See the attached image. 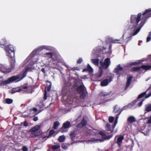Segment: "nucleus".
Segmentation results:
<instances>
[{
	"label": "nucleus",
	"instance_id": "obj_1",
	"mask_svg": "<svg viewBox=\"0 0 151 151\" xmlns=\"http://www.w3.org/2000/svg\"><path fill=\"white\" fill-rule=\"evenodd\" d=\"M142 17L140 23L138 24L140 21L142 14L139 13L137 15H132L130 17V22L132 27V28L136 29L132 34L134 36L137 35L139 31L141 28L145 23L146 20L149 17H151V9L150 8L145 10L142 14Z\"/></svg>",
	"mask_w": 151,
	"mask_h": 151
},
{
	"label": "nucleus",
	"instance_id": "obj_2",
	"mask_svg": "<svg viewBox=\"0 0 151 151\" xmlns=\"http://www.w3.org/2000/svg\"><path fill=\"white\" fill-rule=\"evenodd\" d=\"M34 88V86L28 87L26 84H24L21 86L13 88L11 90V93H14L22 91L23 93H32L33 92Z\"/></svg>",
	"mask_w": 151,
	"mask_h": 151
},
{
	"label": "nucleus",
	"instance_id": "obj_3",
	"mask_svg": "<svg viewBox=\"0 0 151 151\" xmlns=\"http://www.w3.org/2000/svg\"><path fill=\"white\" fill-rule=\"evenodd\" d=\"M6 55L9 58L13 57L15 56V50L12 45H9L6 46L4 48Z\"/></svg>",
	"mask_w": 151,
	"mask_h": 151
},
{
	"label": "nucleus",
	"instance_id": "obj_4",
	"mask_svg": "<svg viewBox=\"0 0 151 151\" xmlns=\"http://www.w3.org/2000/svg\"><path fill=\"white\" fill-rule=\"evenodd\" d=\"M79 94H87V92L86 89L83 84L80 85L78 86L76 89Z\"/></svg>",
	"mask_w": 151,
	"mask_h": 151
},
{
	"label": "nucleus",
	"instance_id": "obj_5",
	"mask_svg": "<svg viewBox=\"0 0 151 151\" xmlns=\"http://www.w3.org/2000/svg\"><path fill=\"white\" fill-rule=\"evenodd\" d=\"M151 95H139L137 99L135 100H137V102L138 101H140V102L137 104V106L139 107H141L142 104L143 102L145 100L150 97Z\"/></svg>",
	"mask_w": 151,
	"mask_h": 151
},
{
	"label": "nucleus",
	"instance_id": "obj_6",
	"mask_svg": "<svg viewBox=\"0 0 151 151\" xmlns=\"http://www.w3.org/2000/svg\"><path fill=\"white\" fill-rule=\"evenodd\" d=\"M100 64L103 69H107L110 64V58H106L104 62H102L101 60L100 61Z\"/></svg>",
	"mask_w": 151,
	"mask_h": 151
},
{
	"label": "nucleus",
	"instance_id": "obj_7",
	"mask_svg": "<svg viewBox=\"0 0 151 151\" xmlns=\"http://www.w3.org/2000/svg\"><path fill=\"white\" fill-rule=\"evenodd\" d=\"M19 79V76H14L9 77L8 79L9 83L13 82H17L20 81Z\"/></svg>",
	"mask_w": 151,
	"mask_h": 151
},
{
	"label": "nucleus",
	"instance_id": "obj_8",
	"mask_svg": "<svg viewBox=\"0 0 151 151\" xmlns=\"http://www.w3.org/2000/svg\"><path fill=\"white\" fill-rule=\"evenodd\" d=\"M124 138L123 135L118 136L116 137V138H117V141L116 143L117 144L119 147L121 146L122 140L124 139Z\"/></svg>",
	"mask_w": 151,
	"mask_h": 151
},
{
	"label": "nucleus",
	"instance_id": "obj_9",
	"mask_svg": "<svg viewBox=\"0 0 151 151\" xmlns=\"http://www.w3.org/2000/svg\"><path fill=\"white\" fill-rule=\"evenodd\" d=\"M68 95H63L62 99V101H64L67 102L68 104H72L73 101L70 100L69 98L70 97V96Z\"/></svg>",
	"mask_w": 151,
	"mask_h": 151
},
{
	"label": "nucleus",
	"instance_id": "obj_10",
	"mask_svg": "<svg viewBox=\"0 0 151 151\" xmlns=\"http://www.w3.org/2000/svg\"><path fill=\"white\" fill-rule=\"evenodd\" d=\"M137 102V100H134L131 103L127 105L124 106L122 108V110H126L127 109H130L132 107L134 106L136 103Z\"/></svg>",
	"mask_w": 151,
	"mask_h": 151
},
{
	"label": "nucleus",
	"instance_id": "obj_11",
	"mask_svg": "<svg viewBox=\"0 0 151 151\" xmlns=\"http://www.w3.org/2000/svg\"><path fill=\"white\" fill-rule=\"evenodd\" d=\"M70 122L68 121H67L65 122L63 124L62 127L60 129V131L62 132H63L64 131L63 129H66L69 128L70 127Z\"/></svg>",
	"mask_w": 151,
	"mask_h": 151
},
{
	"label": "nucleus",
	"instance_id": "obj_12",
	"mask_svg": "<svg viewBox=\"0 0 151 151\" xmlns=\"http://www.w3.org/2000/svg\"><path fill=\"white\" fill-rule=\"evenodd\" d=\"M0 71L3 73H7L10 72V69L6 68L4 65L0 64Z\"/></svg>",
	"mask_w": 151,
	"mask_h": 151
},
{
	"label": "nucleus",
	"instance_id": "obj_13",
	"mask_svg": "<svg viewBox=\"0 0 151 151\" xmlns=\"http://www.w3.org/2000/svg\"><path fill=\"white\" fill-rule=\"evenodd\" d=\"M123 110L120 109V107L118 106L117 105H116L114 108L113 112L114 113H117L116 115H119Z\"/></svg>",
	"mask_w": 151,
	"mask_h": 151
},
{
	"label": "nucleus",
	"instance_id": "obj_14",
	"mask_svg": "<svg viewBox=\"0 0 151 151\" xmlns=\"http://www.w3.org/2000/svg\"><path fill=\"white\" fill-rule=\"evenodd\" d=\"M13 58V57L10 58L11 59V60L9 61L10 66L9 68H8V69H10V72L12 69H13L14 68L15 66V59Z\"/></svg>",
	"mask_w": 151,
	"mask_h": 151
},
{
	"label": "nucleus",
	"instance_id": "obj_15",
	"mask_svg": "<svg viewBox=\"0 0 151 151\" xmlns=\"http://www.w3.org/2000/svg\"><path fill=\"white\" fill-rule=\"evenodd\" d=\"M99 134L101 136L102 138L104 139H109L113 136L112 135L107 136L106 135V134L103 131L100 132Z\"/></svg>",
	"mask_w": 151,
	"mask_h": 151
},
{
	"label": "nucleus",
	"instance_id": "obj_16",
	"mask_svg": "<svg viewBox=\"0 0 151 151\" xmlns=\"http://www.w3.org/2000/svg\"><path fill=\"white\" fill-rule=\"evenodd\" d=\"M87 123V121L85 120L84 118L81 122L76 125L77 128H81L86 126Z\"/></svg>",
	"mask_w": 151,
	"mask_h": 151
},
{
	"label": "nucleus",
	"instance_id": "obj_17",
	"mask_svg": "<svg viewBox=\"0 0 151 151\" xmlns=\"http://www.w3.org/2000/svg\"><path fill=\"white\" fill-rule=\"evenodd\" d=\"M135 118L133 116L129 117L127 119V122L128 124H132L136 122Z\"/></svg>",
	"mask_w": 151,
	"mask_h": 151
},
{
	"label": "nucleus",
	"instance_id": "obj_18",
	"mask_svg": "<svg viewBox=\"0 0 151 151\" xmlns=\"http://www.w3.org/2000/svg\"><path fill=\"white\" fill-rule=\"evenodd\" d=\"M40 125H36L35 127L31 129L30 130V131L32 132V134H34L36 133L37 131L38 130L40 129Z\"/></svg>",
	"mask_w": 151,
	"mask_h": 151
},
{
	"label": "nucleus",
	"instance_id": "obj_19",
	"mask_svg": "<svg viewBox=\"0 0 151 151\" xmlns=\"http://www.w3.org/2000/svg\"><path fill=\"white\" fill-rule=\"evenodd\" d=\"M123 68L121 66L120 64L118 65L117 67L114 69V72L116 73L117 74H119V72L123 70Z\"/></svg>",
	"mask_w": 151,
	"mask_h": 151
},
{
	"label": "nucleus",
	"instance_id": "obj_20",
	"mask_svg": "<svg viewBox=\"0 0 151 151\" xmlns=\"http://www.w3.org/2000/svg\"><path fill=\"white\" fill-rule=\"evenodd\" d=\"M103 73V70L100 68L98 73L95 75V77L96 79H98L101 78L102 76Z\"/></svg>",
	"mask_w": 151,
	"mask_h": 151
},
{
	"label": "nucleus",
	"instance_id": "obj_21",
	"mask_svg": "<svg viewBox=\"0 0 151 151\" xmlns=\"http://www.w3.org/2000/svg\"><path fill=\"white\" fill-rule=\"evenodd\" d=\"M88 141V142H91L95 143L101 142L103 141V140L101 139H97L95 138H91L89 139Z\"/></svg>",
	"mask_w": 151,
	"mask_h": 151
},
{
	"label": "nucleus",
	"instance_id": "obj_22",
	"mask_svg": "<svg viewBox=\"0 0 151 151\" xmlns=\"http://www.w3.org/2000/svg\"><path fill=\"white\" fill-rule=\"evenodd\" d=\"M145 113L151 111V104H148L145 105Z\"/></svg>",
	"mask_w": 151,
	"mask_h": 151
},
{
	"label": "nucleus",
	"instance_id": "obj_23",
	"mask_svg": "<svg viewBox=\"0 0 151 151\" xmlns=\"http://www.w3.org/2000/svg\"><path fill=\"white\" fill-rule=\"evenodd\" d=\"M29 69L30 68L29 67H27L26 68L25 70L22 73V76L21 78L19 77V80H21L23 78L26 76L27 72L29 70Z\"/></svg>",
	"mask_w": 151,
	"mask_h": 151
},
{
	"label": "nucleus",
	"instance_id": "obj_24",
	"mask_svg": "<svg viewBox=\"0 0 151 151\" xmlns=\"http://www.w3.org/2000/svg\"><path fill=\"white\" fill-rule=\"evenodd\" d=\"M109 83L108 80L107 79H105L101 82L100 85L102 86H106L108 85Z\"/></svg>",
	"mask_w": 151,
	"mask_h": 151
},
{
	"label": "nucleus",
	"instance_id": "obj_25",
	"mask_svg": "<svg viewBox=\"0 0 151 151\" xmlns=\"http://www.w3.org/2000/svg\"><path fill=\"white\" fill-rule=\"evenodd\" d=\"M91 62L95 65L98 66L99 64V60L98 58L92 59H91Z\"/></svg>",
	"mask_w": 151,
	"mask_h": 151
},
{
	"label": "nucleus",
	"instance_id": "obj_26",
	"mask_svg": "<svg viewBox=\"0 0 151 151\" xmlns=\"http://www.w3.org/2000/svg\"><path fill=\"white\" fill-rule=\"evenodd\" d=\"M53 151H58V150L60 148V146L59 144L53 145L52 146ZM48 151H49L48 150Z\"/></svg>",
	"mask_w": 151,
	"mask_h": 151
},
{
	"label": "nucleus",
	"instance_id": "obj_27",
	"mask_svg": "<svg viewBox=\"0 0 151 151\" xmlns=\"http://www.w3.org/2000/svg\"><path fill=\"white\" fill-rule=\"evenodd\" d=\"M111 42L113 43H118L119 44H123L124 43L123 40H122L120 39L119 40H112Z\"/></svg>",
	"mask_w": 151,
	"mask_h": 151
},
{
	"label": "nucleus",
	"instance_id": "obj_28",
	"mask_svg": "<svg viewBox=\"0 0 151 151\" xmlns=\"http://www.w3.org/2000/svg\"><path fill=\"white\" fill-rule=\"evenodd\" d=\"M76 134L75 132L73 131L71 132L70 134V138L72 141H74L76 137Z\"/></svg>",
	"mask_w": 151,
	"mask_h": 151
},
{
	"label": "nucleus",
	"instance_id": "obj_29",
	"mask_svg": "<svg viewBox=\"0 0 151 151\" xmlns=\"http://www.w3.org/2000/svg\"><path fill=\"white\" fill-rule=\"evenodd\" d=\"M60 124L59 122L58 121H56L54 122L53 126V128L54 129H57L58 127L59 126Z\"/></svg>",
	"mask_w": 151,
	"mask_h": 151
},
{
	"label": "nucleus",
	"instance_id": "obj_30",
	"mask_svg": "<svg viewBox=\"0 0 151 151\" xmlns=\"http://www.w3.org/2000/svg\"><path fill=\"white\" fill-rule=\"evenodd\" d=\"M65 138L64 135L61 136L59 137L58 140L60 142H63L65 141Z\"/></svg>",
	"mask_w": 151,
	"mask_h": 151
},
{
	"label": "nucleus",
	"instance_id": "obj_31",
	"mask_svg": "<svg viewBox=\"0 0 151 151\" xmlns=\"http://www.w3.org/2000/svg\"><path fill=\"white\" fill-rule=\"evenodd\" d=\"M87 69L88 70V72L89 73H92L93 71V69L91 67L89 64H88L87 65Z\"/></svg>",
	"mask_w": 151,
	"mask_h": 151
},
{
	"label": "nucleus",
	"instance_id": "obj_32",
	"mask_svg": "<svg viewBox=\"0 0 151 151\" xmlns=\"http://www.w3.org/2000/svg\"><path fill=\"white\" fill-rule=\"evenodd\" d=\"M139 62H132V63L129 64L127 66L129 67H130L132 66V65H138L139 64Z\"/></svg>",
	"mask_w": 151,
	"mask_h": 151
},
{
	"label": "nucleus",
	"instance_id": "obj_33",
	"mask_svg": "<svg viewBox=\"0 0 151 151\" xmlns=\"http://www.w3.org/2000/svg\"><path fill=\"white\" fill-rule=\"evenodd\" d=\"M9 83L8 81V80L7 79V80H6V81H1L0 83V85L1 86H3L5 85H6L7 84H8Z\"/></svg>",
	"mask_w": 151,
	"mask_h": 151
},
{
	"label": "nucleus",
	"instance_id": "obj_34",
	"mask_svg": "<svg viewBox=\"0 0 151 151\" xmlns=\"http://www.w3.org/2000/svg\"><path fill=\"white\" fill-rule=\"evenodd\" d=\"M5 103L10 104L12 103L13 102V100L10 99H6L5 100Z\"/></svg>",
	"mask_w": 151,
	"mask_h": 151
},
{
	"label": "nucleus",
	"instance_id": "obj_35",
	"mask_svg": "<svg viewBox=\"0 0 151 151\" xmlns=\"http://www.w3.org/2000/svg\"><path fill=\"white\" fill-rule=\"evenodd\" d=\"M110 128H111L110 124H106V130L108 131L112 132L111 129Z\"/></svg>",
	"mask_w": 151,
	"mask_h": 151
},
{
	"label": "nucleus",
	"instance_id": "obj_36",
	"mask_svg": "<svg viewBox=\"0 0 151 151\" xmlns=\"http://www.w3.org/2000/svg\"><path fill=\"white\" fill-rule=\"evenodd\" d=\"M151 32L149 33V34L148 35V36L147 38V42L150 41L151 40Z\"/></svg>",
	"mask_w": 151,
	"mask_h": 151
},
{
	"label": "nucleus",
	"instance_id": "obj_37",
	"mask_svg": "<svg viewBox=\"0 0 151 151\" xmlns=\"http://www.w3.org/2000/svg\"><path fill=\"white\" fill-rule=\"evenodd\" d=\"M38 106L41 109L42 108L45 107V105L43 104L42 101H40L39 104L37 103Z\"/></svg>",
	"mask_w": 151,
	"mask_h": 151
},
{
	"label": "nucleus",
	"instance_id": "obj_38",
	"mask_svg": "<svg viewBox=\"0 0 151 151\" xmlns=\"http://www.w3.org/2000/svg\"><path fill=\"white\" fill-rule=\"evenodd\" d=\"M119 115H116V119L115 120V121L114 122V125L113 127V128H114L115 127L116 125V124L117 123V120H118V118H119Z\"/></svg>",
	"mask_w": 151,
	"mask_h": 151
},
{
	"label": "nucleus",
	"instance_id": "obj_39",
	"mask_svg": "<svg viewBox=\"0 0 151 151\" xmlns=\"http://www.w3.org/2000/svg\"><path fill=\"white\" fill-rule=\"evenodd\" d=\"M47 82H48L49 83V84L47 86V91H50L51 87V83L50 82L48 81H47Z\"/></svg>",
	"mask_w": 151,
	"mask_h": 151
},
{
	"label": "nucleus",
	"instance_id": "obj_40",
	"mask_svg": "<svg viewBox=\"0 0 151 151\" xmlns=\"http://www.w3.org/2000/svg\"><path fill=\"white\" fill-rule=\"evenodd\" d=\"M130 83L131 82L128 81H127L126 86L125 88V89H127L128 88L130 84Z\"/></svg>",
	"mask_w": 151,
	"mask_h": 151
},
{
	"label": "nucleus",
	"instance_id": "obj_41",
	"mask_svg": "<svg viewBox=\"0 0 151 151\" xmlns=\"http://www.w3.org/2000/svg\"><path fill=\"white\" fill-rule=\"evenodd\" d=\"M114 118L113 117L110 116L109 117V120L110 123H112L114 120Z\"/></svg>",
	"mask_w": 151,
	"mask_h": 151
},
{
	"label": "nucleus",
	"instance_id": "obj_42",
	"mask_svg": "<svg viewBox=\"0 0 151 151\" xmlns=\"http://www.w3.org/2000/svg\"><path fill=\"white\" fill-rule=\"evenodd\" d=\"M114 76H112L111 75H110V76H109V78L108 79H107L108 80V81H109V82H111L112 79L113 78Z\"/></svg>",
	"mask_w": 151,
	"mask_h": 151
},
{
	"label": "nucleus",
	"instance_id": "obj_43",
	"mask_svg": "<svg viewBox=\"0 0 151 151\" xmlns=\"http://www.w3.org/2000/svg\"><path fill=\"white\" fill-rule=\"evenodd\" d=\"M147 123L150 124L151 123V116H149L147 118Z\"/></svg>",
	"mask_w": 151,
	"mask_h": 151
},
{
	"label": "nucleus",
	"instance_id": "obj_44",
	"mask_svg": "<svg viewBox=\"0 0 151 151\" xmlns=\"http://www.w3.org/2000/svg\"><path fill=\"white\" fill-rule=\"evenodd\" d=\"M150 87L145 92L141 93L140 94H146V93L148 92V93L149 92H150Z\"/></svg>",
	"mask_w": 151,
	"mask_h": 151
},
{
	"label": "nucleus",
	"instance_id": "obj_45",
	"mask_svg": "<svg viewBox=\"0 0 151 151\" xmlns=\"http://www.w3.org/2000/svg\"><path fill=\"white\" fill-rule=\"evenodd\" d=\"M83 61L82 59L80 58H78L77 61V64L81 63Z\"/></svg>",
	"mask_w": 151,
	"mask_h": 151
},
{
	"label": "nucleus",
	"instance_id": "obj_46",
	"mask_svg": "<svg viewBox=\"0 0 151 151\" xmlns=\"http://www.w3.org/2000/svg\"><path fill=\"white\" fill-rule=\"evenodd\" d=\"M45 55H50V57H51L53 55L52 52H47L44 54Z\"/></svg>",
	"mask_w": 151,
	"mask_h": 151
},
{
	"label": "nucleus",
	"instance_id": "obj_47",
	"mask_svg": "<svg viewBox=\"0 0 151 151\" xmlns=\"http://www.w3.org/2000/svg\"><path fill=\"white\" fill-rule=\"evenodd\" d=\"M55 132V131L53 129H51L50 131L49 134V136H51Z\"/></svg>",
	"mask_w": 151,
	"mask_h": 151
},
{
	"label": "nucleus",
	"instance_id": "obj_48",
	"mask_svg": "<svg viewBox=\"0 0 151 151\" xmlns=\"http://www.w3.org/2000/svg\"><path fill=\"white\" fill-rule=\"evenodd\" d=\"M66 88V87H64L62 89V92H63V93L68 94L67 91H65Z\"/></svg>",
	"mask_w": 151,
	"mask_h": 151
},
{
	"label": "nucleus",
	"instance_id": "obj_49",
	"mask_svg": "<svg viewBox=\"0 0 151 151\" xmlns=\"http://www.w3.org/2000/svg\"><path fill=\"white\" fill-rule=\"evenodd\" d=\"M133 78V76H129L127 78V81H129L130 82H131V80L132 78Z\"/></svg>",
	"mask_w": 151,
	"mask_h": 151
},
{
	"label": "nucleus",
	"instance_id": "obj_50",
	"mask_svg": "<svg viewBox=\"0 0 151 151\" xmlns=\"http://www.w3.org/2000/svg\"><path fill=\"white\" fill-rule=\"evenodd\" d=\"M70 70H72L73 71H75V70H77L78 69L76 67H73V68H70V69H69Z\"/></svg>",
	"mask_w": 151,
	"mask_h": 151
},
{
	"label": "nucleus",
	"instance_id": "obj_51",
	"mask_svg": "<svg viewBox=\"0 0 151 151\" xmlns=\"http://www.w3.org/2000/svg\"><path fill=\"white\" fill-rule=\"evenodd\" d=\"M23 151H28V149L26 146H24L22 148Z\"/></svg>",
	"mask_w": 151,
	"mask_h": 151
},
{
	"label": "nucleus",
	"instance_id": "obj_52",
	"mask_svg": "<svg viewBox=\"0 0 151 151\" xmlns=\"http://www.w3.org/2000/svg\"><path fill=\"white\" fill-rule=\"evenodd\" d=\"M24 126L25 127H27L28 125V124L26 121H25L23 122Z\"/></svg>",
	"mask_w": 151,
	"mask_h": 151
},
{
	"label": "nucleus",
	"instance_id": "obj_53",
	"mask_svg": "<svg viewBox=\"0 0 151 151\" xmlns=\"http://www.w3.org/2000/svg\"><path fill=\"white\" fill-rule=\"evenodd\" d=\"M38 119L37 116H35L33 119V120L34 121H36L38 120Z\"/></svg>",
	"mask_w": 151,
	"mask_h": 151
},
{
	"label": "nucleus",
	"instance_id": "obj_54",
	"mask_svg": "<svg viewBox=\"0 0 151 151\" xmlns=\"http://www.w3.org/2000/svg\"><path fill=\"white\" fill-rule=\"evenodd\" d=\"M32 110L34 112H36L37 111V109L36 108H33L32 109Z\"/></svg>",
	"mask_w": 151,
	"mask_h": 151
},
{
	"label": "nucleus",
	"instance_id": "obj_55",
	"mask_svg": "<svg viewBox=\"0 0 151 151\" xmlns=\"http://www.w3.org/2000/svg\"><path fill=\"white\" fill-rule=\"evenodd\" d=\"M87 71H88V70L87 68H85V69H83L82 70V72H86Z\"/></svg>",
	"mask_w": 151,
	"mask_h": 151
},
{
	"label": "nucleus",
	"instance_id": "obj_56",
	"mask_svg": "<svg viewBox=\"0 0 151 151\" xmlns=\"http://www.w3.org/2000/svg\"><path fill=\"white\" fill-rule=\"evenodd\" d=\"M149 131H148L146 133H144V132H143V133H144V134L145 135H147V136L148 135H149Z\"/></svg>",
	"mask_w": 151,
	"mask_h": 151
},
{
	"label": "nucleus",
	"instance_id": "obj_57",
	"mask_svg": "<svg viewBox=\"0 0 151 151\" xmlns=\"http://www.w3.org/2000/svg\"><path fill=\"white\" fill-rule=\"evenodd\" d=\"M36 50H34L32 52L31 55H35L36 53Z\"/></svg>",
	"mask_w": 151,
	"mask_h": 151
},
{
	"label": "nucleus",
	"instance_id": "obj_58",
	"mask_svg": "<svg viewBox=\"0 0 151 151\" xmlns=\"http://www.w3.org/2000/svg\"><path fill=\"white\" fill-rule=\"evenodd\" d=\"M41 70L44 73H45V69L44 68H42L41 69Z\"/></svg>",
	"mask_w": 151,
	"mask_h": 151
},
{
	"label": "nucleus",
	"instance_id": "obj_59",
	"mask_svg": "<svg viewBox=\"0 0 151 151\" xmlns=\"http://www.w3.org/2000/svg\"><path fill=\"white\" fill-rule=\"evenodd\" d=\"M44 95V97L43 98V99H44V101H45L47 99V95Z\"/></svg>",
	"mask_w": 151,
	"mask_h": 151
},
{
	"label": "nucleus",
	"instance_id": "obj_60",
	"mask_svg": "<svg viewBox=\"0 0 151 151\" xmlns=\"http://www.w3.org/2000/svg\"><path fill=\"white\" fill-rule=\"evenodd\" d=\"M107 95H101V98H104L105 97V96H107Z\"/></svg>",
	"mask_w": 151,
	"mask_h": 151
},
{
	"label": "nucleus",
	"instance_id": "obj_61",
	"mask_svg": "<svg viewBox=\"0 0 151 151\" xmlns=\"http://www.w3.org/2000/svg\"><path fill=\"white\" fill-rule=\"evenodd\" d=\"M85 96V95H80V97L81 99H82Z\"/></svg>",
	"mask_w": 151,
	"mask_h": 151
},
{
	"label": "nucleus",
	"instance_id": "obj_62",
	"mask_svg": "<svg viewBox=\"0 0 151 151\" xmlns=\"http://www.w3.org/2000/svg\"><path fill=\"white\" fill-rule=\"evenodd\" d=\"M111 47H112L111 45V44H110L109 45V50L111 49Z\"/></svg>",
	"mask_w": 151,
	"mask_h": 151
},
{
	"label": "nucleus",
	"instance_id": "obj_63",
	"mask_svg": "<svg viewBox=\"0 0 151 151\" xmlns=\"http://www.w3.org/2000/svg\"><path fill=\"white\" fill-rule=\"evenodd\" d=\"M62 147L63 148L65 149V150H66V149H68V147L66 146H65V147L63 146Z\"/></svg>",
	"mask_w": 151,
	"mask_h": 151
},
{
	"label": "nucleus",
	"instance_id": "obj_64",
	"mask_svg": "<svg viewBox=\"0 0 151 151\" xmlns=\"http://www.w3.org/2000/svg\"><path fill=\"white\" fill-rule=\"evenodd\" d=\"M151 88V90L150 91V92L149 93H147V94H151V87H150Z\"/></svg>",
	"mask_w": 151,
	"mask_h": 151
}]
</instances>
